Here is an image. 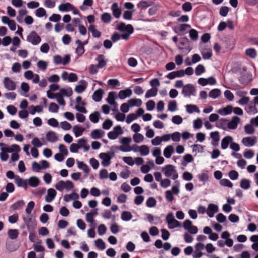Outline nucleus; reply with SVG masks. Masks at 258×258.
I'll return each instance as SVG.
<instances>
[{
  "label": "nucleus",
  "mask_w": 258,
  "mask_h": 258,
  "mask_svg": "<svg viewBox=\"0 0 258 258\" xmlns=\"http://www.w3.org/2000/svg\"><path fill=\"white\" fill-rule=\"evenodd\" d=\"M161 171L166 177H171L173 180H175L178 177V175L175 169V167L172 165L168 164L162 167Z\"/></svg>",
  "instance_id": "1"
},
{
  "label": "nucleus",
  "mask_w": 258,
  "mask_h": 258,
  "mask_svg": "<svg viewBox=\"0 0 258 258\" xmlns=\"http://www.w3.org/2000/svg\"><path fill=\"white\" fill-rule=\"evenodd\" d=\"M71 60L70 55L67 54L62 58L59 55H56L53 57V62L55 64H62L64 66H66L70 62Z\"/></svg>",
  "instance_id": "2"
},
{
  "label": "nucleus",
  "mask_w": 258,
  "mask_h": 258,
  "mask_svg": "<svg viewBox=\"0 0 258 258\" xmlns=\"http://www.w3.org/2000/svg\"><path fill=\"white\" fill-rule=\"evenodd\" d=\"M190 27L191 26L189 24H182L175 26L173 28V30L179 35H184L187 33V29H189Z\"/></svg>",
  "instance_id": "3"
},
{
  "label": "nucleus",
  "mask_w": 258,
  "mask_h": 258,
  "mask_svg": "<svg viewBox=\"0 0 258 258\" xmlns=\"http://www.w3.org/2000/svg\"><path fill=\"white\" fill-rule=\"evenodd\" d=\"M196 89L194 85L188 84L183 86L182 93L184 96L189 97L190 95H195Z\"/></svg>",
  "instance_id": "4"
},
{
  "label": "nucleus",
  "mask_w": 258,
  "mask_h": 258,
  "mask_svg": "<svg viewBox=\"0 0 258 258\" xmlns=\"http://www.w3.org/2000/svg\"><path fill=\"white\" fill-rule=\"evenodd\" d=\"M41 38L35 31H32L27 36V40L33 45H37L41 42Z\"/></svg>",
  "instance_id": "5"
},
{
  "label": "nucleus",
  "mask_w": 258,
  "mask_h": 258,
  "mask_svg": "<svg viewBox=\"0 0 258 258\" xmlns=\"http://www.w3.org/2000/svg\"><path fill=\"white\" fill-rule=\"evenodd\" d=\"M123 133L121 126L117 125L115 126L112 131L109 132L108 134V137L109 139L115 140L120 135L122 134Z\"/></svg>",
  "instance_id": "6"
},
{
  "label": "nucleus",
  "mask_w": 258,
  "mask_h": 258,
  "mask_svg": "<svg viewBox=\"0 0 258 258\" xmlns=\"http://www.w3.org/2000/svg\"><path fill=\"white\" fill-rule=\"evenodd\" d=\"M5 87L8 90L13 91L16 88L15 82L10 79L9 77H5L4 79Z\"/></svg>",
  "instance_id": "7"
},
{
  "label": "nucleus",
  "mask_w": 258,
  "mask_h": 258,
  "mask_svg": "<svg viewBox=\"0 0 258 258\" xmlns=\"http://www.w3.org/2000/svg\"><path fill=\"white\" fill-rule=\"evenodd\" d=\"M242 143L246 147H251L256 143V138L255 136L252 137H244L242 139Z\"/></svg>",
  "instance_id": "8"
},
{
  "label": "nucleus",
  "mask_w": 258,
  "mask_h": 258,
  "mask_svg": "<svg viewBox=\"0 0 258 258\" xmlns=\"http://www.w3.org/2000/svg\"><path fill=\"white\" fill-rule=\"evenodd\" d=\"M218 207L217 205L210 204L208 205V209L207 210V214L210 218L213 217L214 214L218 212Z\"/></svg>",
  "instance_id": "9"
},
{
  "label": "nucleus",
  "mask_w": 258,
  "mask_h": 258,
  "mask_svg": "<svg viewBox=\"0 0 258 258\" xmlns=\"http://www.w3.org/2000/svg\"><path fill=\"white\" fill-rule=\"evenodd\" d=\"M179 43L183 47H179V49H181L184 48L187 50L188 52L191 50V48H190V42L187 37H184L180 38Z\"/></svg>",
  "instance_id": "10"
},
{
  "label": "nucleus",
  "mask_w": 258,
  "mask_h": 258,
  "mask_svg": "<svg viewBox=\"0 0 258 258\" xmlns=\"http://www.w3.org/2000/svg\"><path fill=\"white\" fill-rule=\"evenodd\" d=\"M56 195V191L53 188H50L47 190V193L45 196V201L48 203L51 202Z\"/></svg>",
  "instance_id": "11"
},
{
  "label": "nucleus",
  "mask_w": 258,
  "mask_h": 258,
  "mask_svg": "<svg viewBox=\"0 0 258 258\" xmlns=\"http://www.w3.org/2000/svg\"><path fill=\"white\" fill-rule=\"evenodd\" d=\"M240 120V118L238 116H234L232 117L231 120L227 123V127L230 130L236 128Z\"/></svg>",
  "instance_id": "12"
},
{
  "label": "nucleus",
  "mask_w": 258,
  "mask_h": 258,
  "mask_svg": "<svg viewBox=\"0 0 258 258\" xmlns=\"http://www.w3.org/2000/svg\"><path fill=\"white\" fill-rule=\"evenodd\" d=\"M15 182L19 187H22L25 189L28 187V181L27 179H24L19 176L16 175L15 177Z\"/></svg>",
  "instance_id": "13"
},
{
  "label": "nucleus",
  "mask_w": 258,
  "mask_h": 258,
  "mask_svg": "<svg viewBox=\"0 0 258 258\" xmlns=\"http://www.w3.org/2000/svg\"><path fill=\"white\" fill-rule=\"evenodd\" d=\"M99 157L102 159V164L103 166H108L110 164L111 157H110L107 153H101L99 155Z\"/></svg>",
  "instance_id": "14"
},
{
  "label": "nucleus",
  "mask_w": 258,
  "mask_h": 258,
  "mask_svg": "<svg viewBox=\"0 0 258 258\" xmlns=\"http://www.w3.org/2000/svg\"><path fill=\"white\" fill-rule=\"evenodd\" d=\"M132 94V91L130 88H126L124 90H120L118 94V97L120 99H124L127 97H130Z\"/></svg>",
  "instance_id": "15"
},
{
  "label": "nucleus",
  "mask_w": 258,
  "mask_h": 258,
  "mask_svg": "<svg viewBox=\"0 0 258 258\" xmlns=\"http://www.w3.org/2000/svg\"><path fill=\"white\" fill-rule=\"evenodd\" d=\"M111 10L112 11V14L114 17L116 18H119L121 14V10L118 8V4L116 3H114L111 6Z\"/></svg>",
  "instance_id": "16"
},
{
  "label": "nucleus",
  "mask_w": 258,
  "mask_h": 258,
  "mask_svg": "<svg viewBox=\"0 0 258 258\" xmlns=\"http://www.w3.org/2000/svg\"><path fill=\"white\" fill-rule=\"evenodd\" d=\"M46 138L47 141L54 143L58 140L57 134L53 131H49L46 134Z\"/></svg>",
  "instance_id": "17"
},
{
  "label": "nucleus",
  "mask_w": 258,
  "mask_h": 258,
  "mask_svg": "<svg viewBox=\"0 0 258 258\" xmlns=\"http://www.w3.org/2000/svg\"><path fill=\"white\" fill-rule=\"evenodd\" d=\"M79 83L81 84L76 86L75 88V91L78 93H81L86 89L87 86V83L84 80H81Z\"/></svg>",
  "instance_id": "18"
},
{
  "label": "nucleus",
  "mask_w": 258,
  "mask_h": 258,
  "mask_svg": "<svg viewBox=\"0 0 258 258\" xmlns=\"http://www.w3.org/2000/svg\"><path fill=\"white\" fill-rule=\"evenodd\" d=\"M103 93V90L102 89L96 90L93 94L92 99L95 102H99L101 101Z\"/></svg>",
  "instance_id": "19"
},
{
  "label": "nucleus",
  "mask_w": 258,
  "mask_h": 258,
  "mask_svg": "<svg viewBox=\"0 0 258 258\" xmlns=\"http://www.w3.org/2000/svg\"><path fill=\"white\" fill-rule=\"evenodd\" d=\"M104 132L101 130L95 129L91 133V137L93 139H99L102 137Z\"/></svg>",
  "instance_id": "20"
},
{
  "label": "nucleus",
  "mask_w": 258,
  "mask_h": 258,
  "mask_svg": "<svg viewBox=\"0 0 258 258\" xmlns=\"http://www.w3.org/2000/svg\"><path fill=\"white\" fill-rule=\"evenodd\" d=\"M233 141L232 137L228 136L224 137L221 141V148L223 149H226L228 147L229 145Z\"/></svg>",
  "instance_id": "21"
},
{
  "label": "nucleus",
  "mask_w": 258,
  "mask_h": 258,
  "mask_svg": "<svg viewBox=\"0 0 258 258\" xmlns=\"http://www.w3.org/2000/svg\"><path fill=\"white\" fill-rule=\"evenodd\" d=\"M74 8V6L69 3L60 4L58 6V10L61 12H68Z\"/></svg>",
  "instance_id": "22"
},
{
  "label": "nucleus",
  "mask_w": 258,
  "mask_h": 258,
  "mask_svg": "<svg viewBox=\"0 0 258 258\" xmlns=\"http://www.w3.org/2000/svg\"><path fill=\"white\" fill-rule=\"evenodd\" d=\"M233 110V107L231 105H227L226 107L219 109L217 112L222 115H226L231 113Z\"/></svg>",
  "instance_id": "23"
},
{
  "label": "nucleus",
  "mask_w": 258,
  "mask_h": 258,
  "mask_svg": "<svg viewBox=\"0 0 258 258\" xmlns=\"http://www.w3.org/2000/svg\"><path fill=\"white\" fill-rule=\"evenodd\" d=\"M174 152V150L173 147L172 145H169L164 149L163 155L166 158H169Z\"/></svg>",
  "instance_id": "24"
},
{
  "label": "nucleus",
  "mask_w": 258,
  "mask_h": 258,
  "mask_svg": "<svg viewBox=\"0 0 258 258\" xmlns=\"http://www.w3.org/2000/svg\"><path fill=\"white\" fill-rule=\"evenodd\" d=\"M88 30L92 33L93 37L99 38L101 36V32L96 29V26L95 25H90L88 28Z\"/></svg>",
  "instance_id": "25"
},
{
  "label": "nucleus",
  "mask_w": 258,
  "mask_h": 258,
  "mask_svg": "<svg viewBox=\"0 0 258 258\" xmlns=\"http://www.w3.org/2000/svg\"><path fill=\"white\" fill-rule=\"evenodd\" d=\"M24 222L27 226V229L29 231L34 230L36 227V223L32 221L31 218H29L28 219H26L25 218L24 219Z\"/></svg>",
  "instance_id": "26"
},
{
  "label": "nucleus",
  "mask_w": 258,
  "mask_h": 258,
  "mask_svg": "<svg viewBox=\"0 0 258 258\" xmlns=\"http://www.w3.org/2000/svg\"><path fill=\"white\" fill-rule=\"evenodd\" d=\"M116 94L115 92H110L108 93L106 100L109 104L116 105V102L115 101Z\"/></svg>",
  "instance_id": "27"
},
{
  "label": "nucleus",
  "mask_w": 258,
  "mask_h": 258,
  "mask_svg": "<svg viewBox=\"0 0 258 258\" xmlns=\"http://www.w3.org/2000/svg\"><path fill=\"white\" fill-rule=\"evenodd\" d=\"M58 94H61V96H68L70 97L73 94V91L71 88H68L67 89L61 88L59 90V93Z\"/></svg>",
  "instance_id": "28"
},
{
  "label": "nucleus",
  "mask_w": 258,
  "mask_h": 258,
  "mask_svg": "<svg viewBox=\"0 0 258 258\" xmlns=\"http://www.w3.org/2000/svg\"><path fill=\"white\" fill-rule=\"evenodd\" d=\"M40 183L39 178L36 176H32L29 178L28 180V184L30 186L35 187L38 186Z\"/></svg>",
  "instance_id": "29"
},
{
  "label": "nucleus",
  "mask_w": 258,
  "mask_h": 258,
  "mask_svg": "<svg viewBox=\"0 0 258 258\" xmlns=\"http://www.w3.org/2000/svg\"><path fill=\"white\" fill-rule=\"evenodd\" d=\"M100 113L98 111H95L89 115L90 121L93 123H97L99 120Z\"/></svg>",
  "instance_id": "30"
},
{
  "label": "nucleus",
  "mask_w": 258,
  "mask_h": 258,
  "mask_svg": "<svg viewBox=\"0 0 258 258\" xmlns=\"http://www.w3.org/2000/svg\"><path fill=\"white\" fill-rule=\"evenodd\" d=\"M158 90V88L156 87L152 88L148 90L145 94V97L146 98H148L156 96L157 94Z\"/></svg>",
  "instance_id": "31"
},
{
  "label": "nucleus",
  "mask_w": 258,
  "mask_h": 258,
  "mask_svg": "<svg viewBox=\"0 0 258 258\" xmlns=\"http://www.w3.org/2000/svg\"><path fill=\"white\" fill-rule=\"evenodd\" d=\"M127 103L131 107H140L142 104V101L140 99H131L128 100Z\"/></svg>",
  "instance_id": "32"
},
{
  "label": "nucleus",
  "mask_w": 258,
  "mask_h": 258,
  "mask_svg": "<svg viewBox=\"0 0 258 258\" xmlns=\"http://www.w3.org/2000/svg\"><path fill=\"white\" fill-rule=\"evenodd\" d=\"M19 231L17 229H9L8 232V235L9 238L14 240L18 238L19 235Z\"/></svg>",
  "instance_id": "33"
},
{
  "label": "nucleus",
  "mask_w": 258,
  "mask_h": 258,
  "mask_svg": "<svg viewBox=\"0 0 258 258\" xmlns=\"http://www.w3.org/2000/svg\"><path fill=\"white\" fill-rule=\"evenodd\" d=\"M73 131L76 137H78L82 135L85 129L79 125H75L73 126Z\"/></svg>",
  "instance_id": "34"
},
{
  "label": "nucleus",
  "mask_w": 258,
  "mask_h": 258,
  "mask_svg": "<svg viewBox=\"0 0 258 258\" xmlns=\"http://www.w3.org/2000/svg\"><path fill=\"white\" fill-rule=\"evenodd\" d=\"M104 57L103 54H100L96 58V60L98 61V64L97 66L99 68H103L106 66V62L104 59Z\"/></svg>",
  "instance_id": "35"
},
{
  "label": "nucleus",
  "mask_w": 258,
  "mask_h": 258,
  "mask_svg": "<svg viewBox=\"0 0 258 258\" xmlns=\"http://www.w3.org/2000/svg\"><path fill=\"white\" fill-rule=\"evenodd\" d=\"M245 54L251 58H254L257 55V52L254 48H250L245 50Z\"/></svg>",
  "instance_id": "36"
},
{
  "label": "nucleus",
  "mask_w": 258,
  "mask_h": 258,
  "mask_svg": "<svg viewBox=\"0 0 258 258\" xmlns=\"http://www.w3.org/2000/svg\"><path fill=\"white\" fill-rule=\"evenodd\" d=\"M186 108L187 112L189 113H192L195 112L199 113L200 112V109L195 105H192V104L186 105Z\"/></svg>",
  "instance_id": "37"
},
{
  "label": "nucleus",
  "mask_w": 258,
  "mask_h": 258,
  "mask_svg": "<svg viewBox=\"0 0 258 258\" xmlns=\"http://www.w3.org/2000/svg\"><path fill=\"white\" fill-rule=\"evenodd\" d=\"M210 137L213 140V142H212L213 145L215 146L216 145H217L218 142L219 141V132L217 131L212 132L210 134Z\"/></svg>",
  "instance_id": "38"
},
{
  "label": "nucleus",
  "mask_w": 258,
  "mask_h": 258,
  "mask_svg": "<svg viewBox=\"0 0 258 258\" xmlns=\"http://www.w3.org/2000/svg\"><path fill=\"white\" fill-rule=\"evenodd\" d=\"M78 198V194L74 192L69 195H66L64 196L63 200L65 202H69L70 200H76Z\"/></svg>",
  "instance_id": "39"
},
{
  "label": "nucleus",
  "mask_w": 258,
  "mask_h": 258,
  "mask_svg": "<svg viewBox=\"0 0 258 258\" xmlns=\"http://www.w3.org/2000/svg\"><path fill=\"white\" fill-rule=\"evenodd\" d=\"M180 226H181L180 223L175 218L170 221L168 224V227L169 229H173Z\"/></svg>",
  "instance_id": "40"
},
{
  "label": "nucleus",
  "mask_w": 258,
  "mask_h": 258,
  "mask_svg": "<svg viewBox=\"0 0 258 258\" xmlns=\"http://www.w3.org/2000/svg\"><path fill=\"white\" fill-rule=\"evenodd\" d=\"M133 216L130 212L123 211L121 215V219L124 221H127L132 219Z\"/></svg>",
  "instance_id": "41"
},
{
  "label": "nucleus",
  "mask_w": 258,
  "mask_h": 258,
  "mask_svg": "<svg viewBox=\"0 0 258 258\" xmlns=\"http://www.w3.org/2000/svg\"><path fill=\"white\" fill-rule=\"evenodd\" d=\"M77 164L78 168L83 170L86 173H88L90 171V169L88 165L85 164L83 162L78 161Z\"/></svg>",
  "instance_id": "42"
},
{
  "label": "nucleus",
  "mask_w": 258,
  "mask_h": 258,
  "mask_svg": "<svg viewBox=\"0 0 258 258\" xmlns=\"http://www.w3.org/2000/svg\"><path fill=\"white\" fill-rule=\"evenodd\" d=\"M228 121V119L221 118L217 122V126L218 127H220L223 128L224 130L226 129V125L227 126V122Z\"/></svg>",
  "instance_id": "43"
},
{
  "label": "nucleus",
  "mask_w": 258,
  "mask_h": 258,
  "mask_svg": "<svg viewBox=\"0 0 258 258\" xmlns=\"http://www.w3.org/2000/svg\"><path fill=\"white\" fill-rule=\"evenodd\" d=\"M202 55L204 59H209L212 56V50L210 49L203 50Z\"/></svg>",
  "instance_id": "44"
},
{
  "label": "nucleus",
  "mask_w": 258,
  "mask_h": 258,
  "mask_svg": "<svg viewBox=\"0 0 258 258\" xmlns=\"http://www.w3.org/2000/svg\"><path fill=\"white\" fill-rule=\"evenodd\" d=\"M6 150L8 151L9 153H11L13 152H15L16 153H18L21 151L20 147L17 144H13L11 146V147H6Z\"/></svg>",
  "instance_id": "45"
},
{
  "label": "nucleus",
  "mask_w": 258,
  "mask_h": 258,
  "mask_svg": "<svg viewBox=\"0 0 258 258\" xmlns=\"http://www.w3.org/2000/svg\"><path fill=\"white\" fill-rule=\"evenodd\" d=\"M101 21L104 23H109L111 20V16L109 13H104L101 17Z\"/></svg>",
  "instance_id": "46"
},
{
  "label": "nucleus",
  "mask_w": 258,
  "mask_h": 258,
  "mask_svg": "<svg viewBox=\"0 0 258 258\" xmlns=\"http://www.w3.org/2000/svg\"><path fill=\"white\" fill-rule=\"evenodd\" d=\"M221 94V91L218 89H214L210 91L209 95L210 97L215 99L218 97Z\"/></svg>",
  "instance_id": "47"
},
{
  "label": "nucleus",
  "mask_w": 258,
  "mask_h": 258,
  "mask_svg": "<svg viewBox=\"0 0 258 258\" xmlns=\"http://www.w3.org/2000/svg\"><path fill=\"white\" fill-rule=\"evenodd\" d=\"M6 149H7L6 147H2L1 149L2 152L0 153V157L3 161H6L9 158V155L7 154L9 152L7 151Z\"/></svg>",
  "instance_id": "48"
},
{
  "label": "nucleus",
  "mask_w": 258,
  "mask_h": 258,
  "mask_svg": "<svg viewBox=\"0 0 258 258\" xmlns=\"http://www.w3.org/2000/svg\"><path fill=\"white\" fill-rule=\"evenodd\" d=\"M152 4V2L141 1L137 5V6L139 8L144 9L151 6Z\"/></svg>",
  "instance_id": "49"
},
{
  "label": "nucleus",
  "mask_w": 258,
  "mask_h": 258,
  "mask_svg": "<svg viewBox=\"0 0 258 258\" xmlns=\"http://www.w3.org/2000/svg\"><path fill=\"white\" fill-rule=\"evenodd\" d=\"M240 187L244 189H247L250 187V181L247 179H242L240 181Z\"/></svg>",
  "instance_id": "50"
},
{
  "label": "nucleus",
  "mask_w": 258,
  "mask_h": 258,
  "mask_svg": "<svg viewBox=\"0 0 258 258\" xmlns=\"http://www.w3.org/2000/svg\"><path fill=\"white\" fill-rule=\"evenodd\" d=\"M189 37L190 39L193 41H196L198 39V31L194 29H191L189 31Z\"/></svg>",
  "instance_id": "51"
},
{
  "label": "nucleus",
  "mask_w": 258,
  "mask_h": 258,
  "mask_svg": "<svg viewBox=\"0 0 258 258\" xmlns=\"http://www.w3.org/2000/svg\"><path fill=\"white\" fill-rule=\"evenodd\" d=\"M95 244L96 246L101 250L104 249L106 247L105 242L101 239H98L95 240Z\"/></svg>",
  "instance_id": "52"
},
{
  "label": "nucleus",
  "mask_w": 258,
  "mask_h": 258,
  "mask_svg": "<svg viewBox=\"0 0 258 258\" xmlns=\"http://www.w3.org/2000/svg\"><path fill=\"white\" fill-rule=\"evenodd\" d=\"M139 151L141 155L142 156H146L149 153V149L146 145H142L140 147Z\"/></svg>",
  "instance_id": "53"
},
{
  "label": "nucleus",
  "mask_w": 258,
  "mask_h": 258,
  "mask_svg": "<svg viewBox=\"0 0 258 258\" xmlns=\"http://www.w3.org/2000/svg\"><path fill=\"white\" fill-rule=\"evenodd\" d=\"M205 72V68L202 64H199L195 69V74L197 76H200Z\"/></svg>",
  "instance_id": "54"
},
{
  "label": "nucleus",
  "mask_w": 258,
  "mask_h": 258,
  "mask_svg": "<svg viewBox=\"0 0 258 258\" xmlns=\"http://www.w3.org/2000/svg\"><path fill=\"white\" fill-rule=\"evenodd\" d=\"M59 106L54 102L50 103L49 105L48 110L49 111L57 113L58 111Z\"/></svg>",
  "instance_id": "55"
},
{
  "label": "nucleus",
  "mask_w": 258,
  "mask_h": 258,
  "mask_svg": "<svg viewBox=\"0 0 258 258\" xmlns=\"http://www.w3.org/2000/svg\"><path fill=\"white\" fill-rule=\"evenodd\" d=\"M156 204V201L153 197H150L146 201V205L147 207L152 208L154 207Z\"/></svg>",
  "instance_id": "56"
},
{
  "label": "nucleus",
  "mask_w": 258,
  "mask_h": 258,
  "mask_svg": "<svg viewBox=\"0 0 258 258\" xmlns=\"http://www.w3.org/2000/svg\"><path fill=\"white\" fill-rule=\"evenodd\" d=\"M168 110L173 112L177 109V103L174 100L170 101L168 105Z\"/></svg>",
  "instance_id": "57"
},
{
  "label": "nucleus",
  "mask_w": 258,
  "mask_h": 258,
  "mask_svg": "<svg viewBox=\"0 0 258 258\" xmlns=\"http://www.w3.org/2000/svg\"><path fill=\"white\" fill-rule=\"evenodd\" d=\"M113 122L109 119H106L102 124V127L104 130H109L112 125Z\"/></svg>",
  "instance_id": "58"
},
{
  "label": "nucleus",
  "mask_w": 258,
  "mask_h": 258,
  "mask_svg": "<svg viewBox=\"0 0 258 258\" xmlns=\"http://www.w3.org/2000/svg\"><path fill=\"white\" fill-rule=\"evenodd\" d=\"M24 202L23 200H20L19 201H17L15 204H14L12 207L14 210H19L21 209L23 206L24 205Z\"/></svg>",
  "instance_id": "59"
},
{
  "label": "nucleus",
  "mask_w": 258,
  "mask_h": 258,
  "mask_svg": "<svg viewBox=\"0 0 258 258\" xmlns=\"http://www.w3.org/2000/svg\"><path fill=\"white\" fill-rule=\"evenodd\" d=\"M192 8V5L190 2H186L182 5V9L185 12L190 11Z\"/></svg>",
  "instance_id": "60"
},
{
  "label": "nucleus",
  "mask_w": 258,
  "mask_h": 258,
  "mask_svg": "<svg viewBox=\"0 0 258 258\" xmlns=\"http://www.w3.org/2000/svg\"><path fill=\"white\" fill-rule=\"evenodd\" d=\"M65 181L60 180L55 184V187L58 191H62L65 188Z\"/></svg>",
  "instance_id": "61"
},
{
  "label": "nucleus",
  "mask_w": 258,
  "mask_h": 258,
  "mask_svg": "<svg viewBox=\"0 0 258 258\" xmlns=\"http://www.w3.org/2000/svg\"><path fill=\"white\" fill-rule=\"evenodd\" d=\"M133 140L135 142L139 143L143 141L144 136L141 134L137 133L133 136Z\"/></svg>",
  "instance_id": "62"
},
{
  "label": "nucleus",
  "mask_w": 258,
  "mask_h": 258,
  "mask_svg": "<svg viewBox=\"0 0 258 258\" xmlns=\"http://www.w3.org/2000/svg\"><path fill=\"white\" fill-rule=\"evenodd\" d=\"M170 138L173 142H178L180 140V134L176 132L170 135Z\"/></svg>",
  "instance_id": "63"
},
{
  "label": "nucleus",
  "mask_w": 258,
  "mask_h": 258,
  "mask_svg": "<svg viewBox=\"0 0 258 258\" xmlns=\"http://www.w3.org/2000/svg\"><path fill=\"white\" fill-rule=\"evenodd\" d=\"M35 14L38 17H42L46 15V11L43 8H39L36 10Z\"/></svg>",
  "instance_id": "64"
}]
</instances>
